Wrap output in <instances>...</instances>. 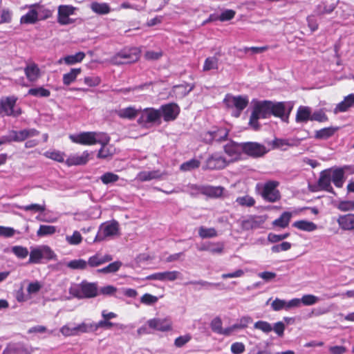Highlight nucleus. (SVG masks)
Returning <instances> with one entry per match:
<instances>
[{
	"instance_id": "c756f323",
	"label": "nucleus",
	"mask_w": 354,
	"mask_h": 354,
	"mask_svg": "<svg viewBox=\"0 0 354 354\" xmlns=\"http://www.w3.org/2000/svg\"><path fill=\"white\" fill-rule=\"evenodd\" d=\"M112 260V257L109 254L102 255L100 253H96L95 255L91 256L87 261L88 266L95 268L100 266L105 263Z\"/></svg>"
},
{
	"instance_id": "b1692460",
	"label": "nucleus",
	"mask_w": 354,
	"mask_h": 354,
	"mask_svg": "<svg viewBox=\"0 0 354 354\" xmlns=\"http://www.w3.org/2000/svg\"><path fill=\"white\" fill-rule=\"evenodd\" d=\"M24 71L26 78L30 82H36L41 77L40 69L34 62L27 63Z\"/></svg>"
},
{
	"instance_id": "393cba45",
	"label": "nucleus",
	"mask_w": 354,
	"mask_h": 354,
	"mask_svg": "<svg viewBox=\"0 0 354 354\" xmlns=\"http://www.w3.org/2000/svg\"><path fill=\"white\" fill-rule=\"evenodd\" d=\"M312 109L308 106H299L297 111L295 121L297 123H306L311 121Z\"/></svg>"
},
{
	"instance_id": "4be33fe9",
	"label": "nucleus",
	"mask_w": 354,
	"mask_h": 354,
	"mask_svg": "<svg viewBox=\"0 0 354 354\" xmlns=\"http://www.w3.org/2000/svg\"><path fill=\"white\" fill-rule=\"evenodd\" d=\"M180 273L178 271H166L162 272H156L149 275L147 279L149 280H158V281H173L178 278Z\"/></svg>"
},
{
	"instance_id": "f257e3e1",
	"label": "nucleus",
	"mask_w": 354,
	"mask_h": 354,
	"mask_svg": "<svg viewBox=\"0 0 354 354\" xmlns=\"http://www.w3.org/2000/svg\"><path fill=\"white\" fill-rule=\"evenodd\" d=\"M27 8L28 11L20 18L21 24H35L51 17L53 13V10L39 3L31 4Z\"/></svg>"
},
{
	"instance_id": "1a4fd4ad",
	"label": "nucleus",
	"mask_w": 354,
	"mask_h": 354,
	"mask_svg": "<svg viewBox=\"0 0 354 354\" xmlns=\"http://www.w3.org/2000/svg\"><path fill=\"white\" fill-rule=\"evenodd\" d=\"M54 252L47 245H41L32 248L30 253L29 263H39L42 259H52Z\"/></svg>"
},
{
	"instance_id": "6ab92c4d",
	"label": "nucleus",
	"mask_w": 354,
	"mask_h": 354,
	"mask_svg": "<svg viewBox=\"0 0 354 354\" xmlns=\"http://www.w3.org/2000/svg\"><path fill=\"white\" fill-rule=\"evenodd\" d=\"M158 110L165 122L174 120L180 113V107L175 103L162 105Z\"/></svg>"
},
{
	"instance_id": "4468645a",
	"label": "nucleus",
	"mask_w": 354,
	"mask_h": 354,
	"mask_svg": "<svg viewBox=\"0 0 354 354\" xmlns=\"http://www.w3.org/2000/svg\"><path fill=\"white\" fill-rule=\"evenodd\" d=\"M147 323L150 328L156 330L169 332L173 330V322L171 319L169 317L150 319Z\"/></svg>"
},
{
	"instance_id": "f3484780",
	"label": "nucleus",
	"mask_w": 354,
	"mask_h": 354,
	"mask_svg": "<svg viewBox=\"0 0 354 354\" xmlns=\"http://www.w3.org/2000/svg\"><path fill=\"white\" fill-rule=\"evenodd\" d=\"M139 57L140 50L134 48L119 53L115 59L118 64H130L138 60Z\"/></svg>"
},
{
	"instance_id": "c9c22d12",
	"label": "nucleus",
	"mask_w": 354,
	"mask_h": 354,
	"mask_svg": "<svg viewBox=\"0 0 354 354\" xmlns=\"http://www.w3.org/2000/svg\"><path fill=\"white\" fill-rule=\"evenodd\" d=\"M291 217L292 214L290 212H284L279 218L275 219L272 222V225L279 227L281 228H285L288 225Z\"/></svg>"
},
{
	"instance_id": "052dcab7",
	"label": "nucleus",
	"mask_w": 354,
	"mask_h": 354,
	"mask_svg": "<svg viewBox=\"0 0 354 354\" xmlns=\"http://www.w3.org/2000/svg\"><path fill=\"white\" fill-rule=\"evenodd\" d=\"M301 304H303L304 306H312L317 304L319 299L318 297L313 295H304L300 299Z\"/></svg>"
},
{
	"instance_id": "72a5a7b5",
	"label": "nucleus",
	"mask_w": 354,
	"mask_h": 354,
	"mask_svg": "<svg viewBox=\"0 0 354 354\" xmlns=\"http://www.w3.org/2000/svg\"><path fill=\"white\" fill-rule=\"evenodd\" d=\"M337 130V128L333 127L323 128L315 132V138L318 140H326L332 137Z\"/></svg>"
},
{
	"instance_id": "473e14b6",
	"label": "nucleus",
	"mask_w": 354,
	"mask_h": 354,
	"mask_svg": "<svg viewBox=\"0 0 354 354\" xmlns=\"http://www.w3.org/2000/svg\"><path fill=\"white\" fill-rule=\"evenodd\" d=\"M292 226L306 232H313L317 229V225L315 223L306 220L295 221L293 223Z\"/></svg>"
},
{
	"instance_id": "2f4dec72",
	"label": "nucleus",
	"mask_w": 354,
	"mask_h": 354,
	"mask_svg": "<svg viewBox=\"0 0 354 354\" xmlns=\"http://www.w3.org/2000/svg\"><path fill=\"white\" fill-rule=\"evenodd\" d=\"M199 190L203 194L213 198L220 197L223 193L222 187L203 186Z\"/></svg>"
},
{
	"instance_id": "9d476101",
	"label": "nucleus",
	"mask_w": 354,
	"mask_h": 354,
	"mask_svg": "<svg viewBox=\"0 0 354 354\" xmlns=\"http://www.w3.org/2000/svg\"><path fill=\"white\" fill-rule=\"evenodd\" d=\"M91 327V324L88 325L84 322L79 324L67 323L60 328L59 332L64 337L76 336L80 333H87Z\"/></svg>"
},
{
	"instance_id": "c85d7f7f",
	"label": "nucleus",
	"mask_w": 354,
	"mask_h": 354,
	"mask_svg": "<svg viewBox=\"0 0 354 354\" xmlns=\"http://www.w3.org/2000/svg\"><path fill=\"white\" fill-rule=\"evenodd\" d=\"M330 171L326 169L321 172L320 176L318 180V185L319 187L325 191L330 193H333V189L331 186V176H330Z\"/></svg>"
},
{
	"instance_id": "cd10ccee",
	"label": "nucleus",
	"mask_w": 354,
	"mask_h": 354,
	"mask_svg": "<svg viewBox=\"0 0 354 354\" xmlns=\"http://www.w3.org/2000/svg\"><path fill=\"white\" fill-rule=\"evenodd\" d=\"M140 109H136L135 106H128L115 111L116 115L122 119L132 120L139 115Z\"/></svg>"
},
{
	"instance_id": "7c9ffc66",
	"label": "nucleus",
	"mask_w": 354,
	"mask_h": 354,
	"mask_svg": "<svg viewBox=\"0 0 354 354\" xmlns=\"http://www.w3.org/2000/svg\"><path fill=\"white\" fill-rule=\"evenodd\" d=\"M354 106V94H350L344 97V100L337 104L334 109L335 113L345 112Z\"/></svg>"
},
{
	"instance_id": "a211bd4d",
	"label": "nucleus",
	"mask_w": 354,
	"mask_h": 354,
	"mask_svg": "<svg viewBox=\"0 0 354 354\" xmlns=\"http://www.w3.org/2000/svg\"><path fill=\"white\" fill-rule=\"evenodd\" d=\"M39 132L35 129H26L21 131H11L8 134L10 142H22L26 139L31 137L37 136Z\"/></svg>"
},
{
	"instance_id": "13d9d810",
	"label": "nucleus",
	"mask_w": 354,
	"mask_h": 354,
	"mask_svg": "<svg viewBox=\"0 0 354 354\" xmlns=\"http://www.w3.org/2000/svg\"><path fill=\"white\" fill-rule=\"evenodd\" d=\"M254 328L261 330L265 333H268L272 330V326L266 321H258L254 323Z\"/></svg>"
},
{
	"instance_id": "bb28decb",
	"label": "nucleus",
	"mask_w": 354,
	"mask_h": 354,
	"mask_svg": "<svg viewBox=\"0 0 354 354\" xmlns=\"http://www.w3.org/2000/svg\"><path fill=\"white\" fill-rule=\"evenodd\" d=\"M328 170L330 171V176H331V181L335 186L338 188L342 187L345 181L344 169L337 167L335 169H328Z\"/></svg>"
},
{
	"instance_id": "5701e85b",
	"label": "nucleus",
	"mask_w": 354,
	"mask_h": 354,
	"mask_svg": "<svg viewBox=\"0 0 354 354\" xmlns=\"http://www.w3.org/2000/svg\"><path fill=\"white\" fill-rule=\"evenodd\" d=\"M339 228L344 231L354 230V214L340 215L337 219Z\"/></svg>"
},
{
	"instance_id": "603ef678",
	"label": "nucleus",
	"mask_w": 354,
	"mask_h": 354,
	"mask_svg": "<svg viewBox=\"0 0 354 354\" xmlns=\"http://www.w3.org/2000/svg\"><path fill=\"white\" fill-rule=\"evenodd\" d=\"M119 178V176L113 172H106L100 176V180L104 185L115 183Z\"/></svg>"
},
{
	"instance_id": "423d86ee",
	"label": "nucleus",
	"mask_w": 354,
	"mask_h": 354,
	"mask_svg": "<svg viewBox=\"0 0 354 354\" xmlns=\"http://www.w3.org/2000/svg\"><path fill=\"white\" fill-rule=\"evenodd\" d=\"M223 102L228 108H234L236 111L234 115L239 117L241 112L248 106L249 100L248 96H234L231 94H227L223 100Z\"/></svg>"
},
{
	"instance_id": "ea45409f",
	"label": "nucleus",
	"mask_w": 354,
	"mask_h": 354,
	"mask_svg": "<svg viewBox=\"0 0 354 354\" xmlns=\"http://www.w3.org/2000/svg\"><path fill=\"white\" fill-rule=\"evenodd\" d=\"M294 146V143L288 139L275 138L272 140L274 149L286 150L289 147Z\"/></svg>"
},
{
	"instance_id": "e2e57ef3",
	"label": "nucleus",
	"mask_w": 354,
	"mask_h": 354,
	"mask_svg": "<svg viewBox=\"0 0 354 354\" xmlns=\"http://www.w3.org/2000/svg\"><path fill=\"white\" fill-rule=\"evenodd\" d=\"M252 322V319L250 316H243L241 317L237 323L234 324L235 327H236L237 330L244 329L248 327V326Z\"/></svg>"
},
{
	"instance_id": "58836bf2",
	"label": "nucleus",
	"mask_w": 354,
	"mask_h": 354,
	"mask_svg": "<svg viewBox=\"0 0 354 354\" xmlns=\"http://www.w3.org/2000/svg\"><path fill=\"white\" fill-rule=\"evenodd\" d=\"M91 9L99 15H105L110 12V8L106 3L93 2L91 4Z\"/></svg>"
},
{
	"instance_id": "0e129e2a",
	"label": "nucleus",
	"mask_w": 354,
	"mask_h": 354,
	"mask_svg": "<svg viewBox=\"0 0 354 354\" xmlns=\"http://www.w3.org/2000/svg\"><path fill=\"white\" fill-rule=\"evenodd\" d=\"M15 234H20V232L10 227L0 226V236L9 238Z\"/></svg>"
},
{
	"instance_id": "6e6552de",
	"label": "nucleus",
	"mask_w": 354,
	"mask_h": 354,
	"mask_svg": "<svg viewBox=\"0 0 354 354\" xmlns=\"http://www.w3.org/2000/svg\"><path fill=\"white\" fill-rule=\"evenodd\" d=\"M17 97L9 96L0 100V113L8 116L17 117L21 114L20 108H15Z\"/></svg>"
},
{
	"instance_id": "6e6d98bb",
	"label": "nucleus",
	"mask_w": 354,
	"mask_h": 354,
	"mask_svg": "<svg viewBox=\"0 0 354 354\" xmlns=\"http://www.w3.org/2000/svg\"><path fill=\"white\" fill-rule=\"evenodd\" d=\"M66 241L69 245H77L82 243V236L80 232L76 230L71 236H66Z\"/></svg>"
},
{
	"instance_id": "dca6fc26",
	"label": "nucleus",
	"mask_w": 354,
	"mask_h": 354,
	"mask_svg": "<svg viewBox=\"0 0 354 354\" xmlns=\"http://www.w3.org/2000/svg\"><path fill=\"white\" fill-rule=\"evenodd\" d=\"M279 183L276 181H269L264 185L262 192L263 198L271 203L276 202L280 198L279 192L277 189Z\"/></svg>"
},
{
	"instance_id": "7ed1b4c3",
	"label": "nucleus",
	"mask_w": 354,
	"mask_h": 354,
	"mask_svg": "<svg viewBox=\"0 0 354 354\" xmlns=\"http://www.w3.org/2000/svg\"><path fill=\"white\" fill-rule=\"evenodd\" d=\"M70 140L76 144L93 145L95 144L108 145L109 136L103 132L87 131L69 136Z\"/></svg>"
},
{
	"instance_id": "2eb2a0df",
	"label": "nucleus",
	"mask_w": 354,
	"mask_h": 354,
	"mask_svg": "<svg viewBox=\"0 0 354 354\" xmlns=\"http://www.w3.org/2000/svg\"><path fill=\"white\" fill-rule=\"evenodd\" d=\"M242 151L247 155L258 158L265 155L268 150L263 145L258 142H245L242 143Z\"/></svg>"
},
{
	"instance_id": "69168bd1",
	"label": "nucleus",
	"mask_w": 354,
	"mask_h": 354,
	"mask_svg": "<svg viewBox=\"0 0 354 354\" xmlns=\"http://www.w3.org/2000/svg\"><path fill=\"white\" fill-rule=\"evenodd\" d=\"M311 121H317L319 122H324L328 121V117L323 111V110L320 109L316 111L315 112H312V118Z\"/></svg>"
},
{
	"instance_id": "c03bdc74",
	"label": "nucleus",
	"mask_w": 354,
	"mask_h": 354,
	"mask_svg": "<svg viewBox=\"0 0 354 354\" xmlns=\"http://www.w3.org/2000/svg\"><path fill=\"white\" fill-rule=\"evenodd\" d=\"M44 156L59 162H63L65 158V153L58 150L47 151L44 153Z\"/></svg>"
},
{
	"instance_id": "8fccbe9b",
	"label": "nucleus",
	"mask_w": 354,
	"mask_h": 354,
	"mask_svg": "<svg viewBox=\"0 0 354 354\" xmlns=\"http://www.w3.org/2000/svg\"><path fill=\"white\" fill-rule=\"evenodd\" d=\"M17 207L26 212H32L35 213L41 212L46 209L45 205H41L37 203H33L28 205H19Z\"/></svg>"
},
{
	"instance_id": "338daca9",
	"label": "nucleus",
	"mask_w": 354,
	"mask_h": 354,
	"mask_svg": "<svg viewBox=\"0 0 354 354\" xmlns=\"http://www.w3.org/2000/svg\"><path fill=\"white\" fill-rule=\"evenodd\" d=\"M158 300V299L157 297L149 293L143 295L140 298V302L148 306L156 304Z\"/></svg>"
},
{
	"instance_id": "864d4df0",
	"label": "nucleus",
	"mask_w": 354,
	"mask_h": 354,
	"mask_svg": "<svg viewBox=\"0 0 354 354\" xmlns=\"http://www.w3.org/2000/svg\"><path fill=\"white\" fill-rule=\"evenodd\" d=\"M212 132H214V141L217 142H221L223 140H225L228 135L227 130L223 128H215L212 130Z\"/></svg>"
},
{
	"instance_id": "de8ad7c7",
	"label": "nucleus",
	"mask_w": 354,
	"mask_h": 354,
	"mask_svg": "<svg viewBox=\"0 0 354 354\" xmlns=\"http://www.w3.org/2000/svg\"><path fill=\"white\" fill-rule=\"evenodd\" d=\"M236 203L242 207H250L255 205L256 201L253 197L249 195H245L236 198Z\"/></svg>"
},
{
	"instance_id": "37998d69",
	"label": "nucleus",
	"mask_w": 354,
	"mask_h": 354,
	"mask_svg": "<svg viewBox=\"0 0 354 354\" xmlns=\"http://www.w3.org/2000/svg\"><path fill=\"white\" fill-rule=\"evenodd\" d=\"M198 235L202 239H209L217 236V232L214 227L207 228L201 226L198 228Z\"/></svg>"
},
{
	"instance_id": "9b49d317",
	"label": "nucleus",
	"mask_w": 354,
	"mask_h": 354,
	"mask_svg": "<svg viewBox=\"0 0 354 354\" xmlns=\"http://www.w3.org/2000/svg\"><path fill=\"white\" fill-rule=\"evenodd\" d=\"M288 107H287V104L283 102H272L271 101L270 115H272L275 117L281 118L282 121L288 122L289 115L292 109V105H291L290 103H288Z\"/></svg>"
},
{
	"instance_id": "774afa93",
	"label": "nucleus",
	"mask_w": 354,
	"mask_h": 354,
	"mask_svg": "<svg viewBox=\"0 0 354 354\" xmlns=\"http://www.w3.org/2000/svg\"><path fill=\"white\" fill-rule=\"evenodd\" d=\"M271 307L274 311H279L283 309L286 310V301L285 300L276 298L272 302Z\"/></svg>"
},
{
	"instance_id": "680f3d73",
	"label": "nucleus",
	"mask_w": 354,
	"mask_h": 354,
	"mask_svg": "<svg viewBox=\"0 0 354 354\" xmlns=\"http://www.w3.org/2000/svg\"><path fill=\"white\" fill-rule=\"evenodd\" d=\"M11 250L13 254L19 259H25L28 255V249L23 246H13Z\"/></svg>"
},
{
	"instance_id": "f8f14e48",
	"label": "nucleus",
	"mask_w": 354,
	"mask_h": 354,
	"mask_svg": "<svg viewBox=\"0 0 354 354\" xmlns=\"http://www.w3.org/2000/svg\"><path fill=\"white\" fill-rule=\"evenodd\" d=\"M266 219L265 215H250L241 221V226L243 230L259 229L262 227Z\"/></svg>"
},
{
	"instance_id": "a19ab883",
	"label": "nucleus",
	"mask_w": 354,
	"mask_h": 354,
	"mask_svg": "<svg viewBox=\"0 0 354 354\" xmlns=\"http://www.w3.org/2000/svg\"><path fill=\"white\" fill-rule=\"evenodd\" d=\"M218 68V59L215 57H207L204 62L203 70L208 71L210 70H216Z\"/></svg>"
},
{
	"instance_id": "e433bc0d",
	"label": "nucleus",
	"mask_w": 354,
	"mask_h": 354,
	"mask_svg": "<svg viewBox=\"0 0 354 354\" xmlns=\"http://www.w3.org/2000/svg\"><path fill=\"white\" fill-rule=\"evenodd\" d=\"M80 68H71L69 73L63 75V83L64 85L68 86L74 82L77 77L81 73Z\"/></svg>"
},
{
	"instance_id": "a18cd8bd",
	"label": "nucleus",
	"mask_w": 354,
	"mask_h": 354,
	"mask_svg": "<svg viewBox=\"0 0 354 354\" xmlns=\"http://www.w3.org/2000/svg\"><path fill=\"white\" fill-rule=\"evenodd\" d=\"M56 232V227L53 225H41L37 231L39 237L49 236Z\"/></svg>"
},
{
	"instance_id": "412c9836",
	"label": "nucleus",
	"mask_w": 354,
	"mask_h": 354,
	"mask_svg": "<svg viewBox=\"0 0 354 354\" xmlns=\"http://www.w3.org/2000/svg\"><path fill=\"white\" fill-rule=\"evenodd\" d=\"M224 151L230 158L227 160L229 163L232 161L236 160L239 158L241 151H242V144L235 142H230L225 145Z\"/></svg>"
},
{
	"instance_id": "49530a36",
	"label": "nucleus",
	"mask_w": 354,
	"mask_h": 354,
	"mask_svg": "<svg viewBox=\"0 0 354 354\" xmlns=\"http://www.w3.org/2000/svg\"><path fill=\"white\" fill-rule=\"evenodd\" d=\"M201 162L195 158L191 159L187 162H183L180 166V169L183 171H189L197 169L200 167Z\"/></svg>"
},
{
	"instance_id": "ddd939ff",
	"label": "nucleus",
	"mask_w": 354,
	"mask_h": 354,
	"mask_svg": "<svg viewBox=\"0 0 354 354\" xmlns=\"http://www.w3.org/2000/svg\"><path fill=\"white\" fill-rule=\"evenodd\" d=\"M76 8L73 6L61 5L57 8V22L62 26L74 23L75 20L70 17L74 15Z\"/></svg>"
},
{
	"instance_id": "bf43d9fd",
	"label": "nucleus",
	"mask_w": 354,
	"mask_h": 354,
	"mask_svg": "<svg viewBox=\"0 0 354 354\" xmlns=\"http://www.w3.org/2000/svg\"><path fill=\"white\" fill-rule=\"evenodd\" d=\"M113 326H117L119 329H124L126 326L124 324H114L113 322H109L106 319L103 320H100L95 326L96 328H111Z\"/></svg>"
},
{
	"instance_id": "aec40b11",
	"label": "nucleus",
	"mask_w": 354,
	"mask_h": 354,
	"mask_svg": "<svg viewBox=\"0 0 354 354\" xmlns=\"http://www.w3.org/2000/svg\"><path fill=\"white\" fill-rule=\"evenodd\" d=\"M229 164V161L218 153L210 156L206 160L205 168L208 169H221Z\"/></svg>"
},
{
	"instance_id": "a878e982",
	"label": "nucleus",
	"mask_w": 354,
	"mask_h": 354,
	"mask_svg": "<svg viewBox=\"0 0 354 354\" xmlns=\"http://www.w3.org/2000/svg\"><path fill=\"white\" fill-rule=\"evenodd\" d=\"M90 153L84 151L82 154H73L66 160L68 166L85 165L89 160Z\"/></svg>"
},
{
	"instance_id": "f03ea898",
	"label": "nucleus",
	"mask_w": 354,
	"mask_h": 354,
	"mask_svg": "<svg viewBox=\"0 0 354 354\" xmlns=\"http://www.w3.org/2000/svg\"><path fill=\"white\" fill-rule=\"evenodd\" d=\"M252 111L250 115L249 124L254 130H258L260 124L258 122L260 118H268L270 116L271 101L258 100L253 99L251 102Z\"/></svg>"
},
{
	"instance_id": "f704fd0d",
	"label": "nucleus",
	"mask_w": 354,
	"mask_h": 354,
	"mask_svg": "<svg viewBox=\"0 0 354 354\" xmlns=\"http://www.w3.org/2000/svg\"><path fill=\"white\" fill-rule=\"evenodd\" d=\"M160 177L161 174L158 171H143L138 174L136 179L140 181H148Z\"/></svg>"
},
{
	"instance_id": "0eeeda50",
	"label": "nucleus",
	"mask_w": 354,
	"mask_h": 354,
	"mask_svg": "<svg viewBox=\"0 0 354 354\" xmlns=\"http://www.w3.org/2000/svg\"><path fill=\"white\" fill-rule=\"evenodd\" d=\"M119 235V224L113 221L102 223L96 235L95 241H102Z\"/></svg>"
},
{
	"instance_id": "79ce46f5",
	"label": "nucleus",
	"mask_w": 354,
	"mask_h": 354,
	"mask_svg": "<svg viewBox=\"0 0 354 354\" xmlns=\"http://www.w3.org/2000/svg\"><path fill=\"white\" fill-rule=\"evenodd\" d=\"M85 57V54L83 52H78L75 55H68L64 57V62L68 65L75 64L81 62Z\"/></svg>"
},
{
	"instance_id": "4c0bfd02",
	"label": "nucleus",
	"mask_w": 354,
	"mask_h": 354,
	"mask_svg": "<svg viewBox=\"0 0 354 354\" xmlns=\"http://www.w3.org/2000/svg\"><path fill=\"white\" fill-rule=\"evenodd\" d=\"M28 95L36 97H48L50 95V91L43 86H38L30 88Z\"/></svg>"
},
{
	"instance_id": "4d7b16f0",
	"label": "nucleus",
	"mask_w": 354,
	"mask_h": 354,
	"mask_svg": "<svg viewBox=\"0 0 354 354\" xmlns=\"http://www.w3.org/2000/svg\"><path fill=\"white\" fill-rule=\"evenodd\" d=\"M122 266V263L120 261H115L110 264H109L107 266L102 268L98 269V272H102V273H112L117 272L120 268Z\"/></svg>"
},
{
	"instance_id": "09e8293b",
	"label": "nucleus",
	"mask_w": 354,
	"mask_h": 354,
	"mask_svg": "<svg viewBox=\"0 0 354 354\" xmlns=\"http://www.w3.org/2000/svg\"><path fill=\"white\" fill-rule=\"evenodd\" d=\"M67 267L73 270H85L88 267V263L82 259H74L67 263Z\"/></svg>"
},
{
	"instance_id": "3c124183",
	"label": "nucleus",
	"mask_w": 354,
	"mask_h": 354,
	"mask_svg": "<svg viewBox=\"0 0 354 354\" xmlns=\"http://www.w3.org/2000/svg\"><path fill=\"white\" fill-rule=\"evenodd\" d=\"M336 207L342 212L354 210V201H339L336 204Z\"/></svg>"
},
{
	"instance_id": "39448f33",
	"label": "nucleus",
	"mask_w": 354,
	"mask_h": 354,
	"mask_svg": "<svg viewBox=\"0 0 354 354\" xmlns=\"http://www.w3.org/2000/svg\"><path fill=\"white\" fill-rule=\"evenodd\" d=\"M161 113L153 108L140 109L138 123L143 127H150L156 123H160Z\"/></svg>"
},
{
	"instance_id": "5fc2aeb1",
	"label": "nucleus",
	"mask_w": 354,
	"mask_h": 354,
	"mask_svg": "<svg viewBox=\"0 0 354 354\" xmlns=\"http://www.w3.org/2000/svg\"><path fill=\"white\" fill-rule=\"evenodd\" d=\"M334 4L327 5L325 3H321L317 7V13L319 15L330 14L335 9Z\"/></svg>"
},
{
	"instance_id": "20e7f679",
	"label": "nucleus",
	"mask_w": 354,
	"mask_h": 354,
	"mask_svg": "<svg viewBox=\"0 0 354 354\" xmlns=\"http://www.w3.org/2000/svg\"><path fill=\"white\" fill-rule=\"evenodd\" d=\"M69 293L79 299L92 298L98 295L97 286L95 283L83 281L80 283H73L69 288Z\"/></svg>"
}]
</instances>
